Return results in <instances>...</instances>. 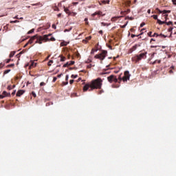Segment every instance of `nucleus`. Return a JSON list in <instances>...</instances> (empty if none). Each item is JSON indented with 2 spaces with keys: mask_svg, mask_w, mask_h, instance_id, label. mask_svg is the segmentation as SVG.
Here are the masks:
<instances>
[{
  "mask_svg": "<svg viewBox=\"0 0 176 176\" xmlns=\"http://www.w3.org/2000/svg\"><path fill=\"white\" fill-rule=\"evenodd\" d=\"M101 87H102V79L98 78L95 80H92L90 82L85 84L82 90L83 91H87V90L91 91V90H100L101 89Z\"/></svg>",
  "mask_w": 176,
  "mask_h": 176,
  "instance_id": "f257e3e1",
  "label": "nucleus"
},
{
  "mask_svg": "<svg viewBox=\"0 0 176 176\" xmlns=\"http://www.w3.org/2000/svg\"><path fill=\"white\" fill-rule=\"evenodd\" d=\"M52 34H45L43 36H38V34L33 36L30 41H29L30 43H38L39 45H42V41H45V42H47L49 41H51L52 42H54L56 41V38L54 37H51L50 39H49V36H51Z\"/></svg>",
  "mask_w": 176,
  "mask_h": 176,
  "instance_id": "f03ea898",
  "label": "nucleus"
},
{
  "mask_svg": "<svg viewBox=\"0 0 176 176\" xmlns=\"http://www.w3.org/2000/svg\"><path fill=\"white\" fill-rule=\"evenodd\" d=\"M146 58V52L140 53L139 55H135L132 57L131 60L133 63H138L141 61V60H144Z\"/></svg>",
  "mask_w": 176,
  "mask_h": 176,
  "instance_id": "7ed1b4c3",
  "label": "nucleus"
},
{
  "mask_svg": "<svg viewBox=\"0 0 176 176\" xmlns=\"http://www.w3.org/2000/svg\"><path fill=\"white\" fill-rule=\"evenodd\" d=\"M107 54H108V52L103 50L100 54L95 55V58L102 61L107 57Z\"/></svg>",
  "mask_w": 176,
  "mask_h": 176,
  "instance_id": "20e7f679",
  "label": "nucleus"
},
{
  "mask_svg": "<svg viewBox=\"0 0 176 176\" xmlns=\"http://www.w3.org/2000/svg\"><path fill=\"white\" fill-rule=\"evenodd\" d=\"M107 80L112 83V82H115V83H118V78L114 75H111L109 77H107Z\"/></svg>",
  "mask_w": 176,
  "mask_h": 176,
  "instance_id": "39448f33",
  "label": "nucleus"
},
{
  "mask_svg": "<svg viewBox=\"0 0 176 176\" xmlns=\"http://www.w3.org/2000/svg\"><path fill=\"white\" fill-rule=\"evenodd\" d=\"M124 76L122 77L123 82H127V80H130V73L129 71L124 72Z\"/></svg>",
  "mask_w": 176,
  "mask_h": 176,
  "instance_id": "423d86ee",
  "label": "nucleus"
},
{
  "mask_svg": "<svg viewBox=\"0 0 176 176\" xmlns=\"http://www.w3.org/2000/svg\"><path fill=\"white\" fill-rule=\"evenodd\" d=\"M28 67V69H32V68H35V67H36V63L34 62V61H31L30 64L28 63L25 65V68Z\"/></svg>",
  "mask_w": 176,
  "mask_h": 176,
  "instance_id": "0eeeda50",
  "label": "nucleus"
},
{
  "mask_svg": "<svg viewBox=\"0 0 176 176\" xmlns=\"http://www.w3.org/2000/svg\"><path fill=\"white\" fill-rule=\"evenodd\" d=\"M140 46H141V45L140 44H136L133 45L131 48L129 49L128 53L131 54V53H133V52H135V50H137V48L140 47Z\"/></svg>",
  "mask_w": 176,
  "mask_h": 176,
  "instance_id": "6e6552de",
  "label": "nucleus"
},
{
  "mask_svg": "<svg viewBox=\"0 0 176 176\" xmlns=\"http://www.w3.org/2000/svg\"><path fill=\"white\" fill-rule=\"evenodd\" d=\"M5 97H10V93H8L6 91H3L2 95H0V100L5 98Z\"/></svg>",
  "mask_w": 176,
  "mask_h": 176,
  "instance_id": "1a4fd4ad",
  "label": "nucleus"
},
{
  "mask_svg": "<svg viewBox=\"0 0 176 176\" xmlns=\"http://www.w3.org/2000/svg\"><path fill=\"white\" fill-rule=\"evenodd\" d=\"M95 16H105V14H102V12L101 11H96L91 14L92 17H94Z\"/></svg>",
  "mask_w": 176,
  "mask_h": 176,
  "instance_id": "9d476101",
  "label": "nucleus"
},
{
  "mask_svg": "<svg viewBox=\"0 0 176 176\" xmlns=\"http://www.w3.org/2000/svg\"><path fill=\"white\" fill-rule=\"evenodd\" d=\"M24 93H25V90H23V89L19 90L16 93V97H21V96H23Z\"/></svg>",
  "mask_w": 176,
  "mask_h": 176,
  "instance_id": "9b49d317",
  "label": "nucleus"
},
{
  "mask_svg": "<svg viewBox=\"0 0 176 176\" xmlns=\"http://www.w3.org/2000/svg\"><path fill=\"white\" fill-rule=\"evenodd\" d=\"M109 2L110 1L109 0H102L101 1L99 2V4L100 5H102V3H103V5H109Z\"/></svg>",
  "mask_w": 176,
  "mask_h": 176,
  "instance_id": "f8f14e48",
  "label": "nucleus"
},
{
  "mask_svg": "<svg viewBox=\"0 0 176 176\" xmlns=\"http://www.w3.org/2000/svg\"><path fill=\"white\" fill-rule=\"evenodd\" d=\"M32 6H38L39 8H42V6H43V4H42V3L41 2H38L37 3L32 4Z\"/></svg>",
  "mask_w": 176,
  "mask_h": 176,
  "instance_id": "ddd939ff",
  "label": "nucleus"
},
{
  "mask_svg": "<svg viewBox=\"0 0 176 176\" xmlns=\"http://www.w3.org/2000/svg\"><path fill=\"white\" fill-rule=\"evenodd\" d=\"M64 12H65L67 14H69V16H71V12L69 11V9H68L67 8H64Z\"/></svg>",
  "mask_w": 176,
  "mask_h": 176,
  "instance_id": "4468645a",
  "label": "nucleus"
},
{
  "mask_svg": "<svg viewBox=\"0 0 176 176\" xmlns=\"http://www.w3.org/2000/svg\"><path fill=\"white\" fill-rule=\"evenodd\" d=\"M157 22L160 24V25H162V24H166V21H162L160 19H157Z\"/></svg>",
  "mask_w": 176,
  "mask_h": 176,
  "instance_id": "2eb2a0df",
  "label": "nucleus"
},
{
  "mask_svg": "<svg viewBox=\"0 0 176 176\" xmlns=\"http://www.w3.org/2000/svg\"><path fill=\"white\" fill-rule=\"evenodd\" d=\"M59 57L60 58V62H64V61H65L66 58H65V56H63V55H60V56H59Z\"/></svg>",
  "mask_w": 176,
  "mask_h": 176,
  "instance_id": "dca6fc26",
  "label": "nucleus"
},
{
  "mask_svg": "<svg viewBox=\"0 0 176 176\" xmlns=\"http://www.w3.org/2000/svg\"><path fill=\"white\" fill-rule=\"evenodd\" d=\"M16 87V85H9L7 89L8 90H12V89H14Z\"/></svg>",
  "mask_w": 176,
  "mask_h": 176,
  "instance_id": "f3484780",
  "label": "nucleus"
},
{
  "mask_svg": "<svg viewBox=\"0 0 176 176\" xmlns=\"http://www.w3.org/2000/svg\"><path fill=\"white\" fill-rule=\"evenodd\" d=\"M162 13L163 14H166V13H171V10H164Z\"/></svg>",
  "mask_w": 176,
  "mask_h": 176,
  "instance_id": "a211bd4d",
  "label": "nucleus"
},
{
  "mask_svg": "<svg viewBox=\"0 0 176 176\" xmlns=\"http://www.w3.org/2000/svg\"><path fill=\"white\" fill-rule=\"evenodd\" d=\"M67 45H68V43L65 41L60 43V46H67Z\"/></svg>",
  "mask_w": 176,
  "mask_h": 176,
  "instance_id": "6ab92c4d",
  "label": "nucleus"
},
{
  "mask_svg": "<svg viewBox=\"0 0 176 176\" xmlns=\"http://www.w3.org/2000/svg\"><path fill=\"white\" fill-rule=\"evenodd\" d=\"M10 23L11 24H14V23H20V21H19V20L10 21Z\"/></svg>",
  "mask_w": 176,
  "mask_h": 176,
  "instance_id": "aec40b11",
  "label": "nucleus"
},
{
  "mask_svg": "<svg viewBox=\"0 0 176 176\" xmlns=\"http://www.w3.org/2000/svg\"><path fill=\"white\" fill-rule=\"evenodd\" d=\"M14 54H16V52H12L10 54V58H12V57H13V56H14Z\"/></svg>",
  "mask_w": 176,
  "mask_h": 176,
  "instance_id": "412c9836",
  "label": "nucleus"
},
{
  "mask_svg": "<svg viewBox=\"0 0 176 176\" xmlns=\"http://www.w3.org/2000/svg\"><path fill=\"white\" fill-rule=\"evenodd\" d=\"M165 24H166V25H173V21H166Z\"/></svg>",
  "mask_w": 176,
  "mask_h": 176,
  "instance_id": "4be33fe9",
  "label": "nucleus"
},
{
  "mask_svg": "<svg viewBox=\"0 0 176 176\" xmlns=\"http://www.w3.org/2000/svg\"><path fill=\"white\" fill-rule=\"evenodd\" d=\"M52 64H53V60H51L47 63L48 67H50L52 65Z\"/></svg>",
  "mask_w": 176,
  "mask_h": 176,
  "instance_id": "5701e85b",
  "label": "nucleus"
},
{
  "mask_svg": "<svg viewBox=\"0 0 176 176\" xmlns=\"http://www.w3.org/2000/svg\"><path fill=\"white\" fill-rule=\"evenodd\" d=\"M10 72V69H7V70H6L4 72H3V74H4V75H6V74H9Z\"/></svg>",
  "mask_w": 176,
  "mask_h": 176,
  "instance_id": "b1692460",
  "label": "nucleus"
},
{
  "mask_svg": "<svg viewBox=\"0 0 176 176\" xmlns=\"http://www.w3.org/2000/svg\"><path fill=\"white\" fill-rule=\"evenodd\" d=\"M159 36H161V38H167V36L163 34H159Z\"/></svg>",
  "mask_w": 176,
  "mask_h": 176,
  "instance_id": "393cba45",
  "label": "nucleus"
},
{
  "mask_svg": "<svg viewBox=\"0 0 176 176\" xmlns=\"http://www.w3.org/2000/svg\"><path fill=\"white\" fill-rule=\"evenodd\" d=\"M67 63H69V65H74V64H75V61H70Z\"/></svg>",
  "mask_w": 176,
  "mask_h": 176,
  "instance_id": "a878e982",
  "label": "nucleus"
},
{
  "mask_svg": "<svg viewBox=\"0 0 176 176\" xmlns=\"http://www.w3.org/2000/svg\"><path fill=\"white\" fill-rule=\"evenodd\" d=\"M144 31H145V28H143L140 30V34L139 35H142L144 34Z\"/></svg>",
  "mask_w": 176,
  "mask_h": 176,
  "instance_id": "bb28decb",
  "label": "nucleus"
},
{
  "mask_svg": "<svg viewBox=\"0 0 176 176\" xmlns=\"http://www.w3.org/2000/svg\"><path fill=\"white\" fill-rule=\"evenodd\" d=\"M71 78H72L73 79H75V78H78V75H74V74H72V76H71Z\"/></svg>",
  "mask_w": 176,
  "mask_h": 176,
  "instance_id": "cd10ccee",
  "label": "nucleus"
},
{
  "mask_svg": "<svg viewBox=\"0 0 176 176\" xmlns=\"http://www.w3.org/2000/svg\"><path fill=\"white\" fill-rule=\"evenodd\" d=\"M153 17L154 19V20H159V19H157V15H153Z\"/></svg>",
  "mask_w": 176,
  "mask_h": 176,
  "instance_id": "c85d7f7f",
  "label": "nucleus"
},
{
  "mask_svg": "<svg viewBox=\"0 0 176 176\" xmlns=\"http://www.w3.org/2000/svg\"><path fill=\"white\" fill-rule=\"evenodd\" d=\"M40 86H46V83L45 82H41Z\"/></svg>",
  "mask_w": 176,
  "mask_h": 176,
  "instance_id": "c756f323",
  "label": "nucleus"
},
{
  "mask_svg": "<svg viewBox=\"0 0 176 176\" xmlns=\"http://www.w3.org/2000/svg\"><path fill=\"white\" fill-rule=\"evenodd\" d=\"M69 65V63L67 62V63H65V65H63V68H65L67 67H68Z\"/></svg>",
  "mask_w": 176,
  "mask_h": 176,
  "instance_id": "7c9ffc66",
  "label": "nucleus"
},
{
  "mask_svg": "<svg viewBox=\"0 0 176 176\" xmlns=\"http://www.w3.org/2000/svg\"><path fill=\"white\" fill-rule=\"evenodd\" d=\"M34 29H32L31 30H30L28 34H32V32H34Z\"/></svg>",
  "mask_w": 176,
  "mask_h": 176,
  "instance_id": "2f4dec72",
  "label": "nucleus"
},
{
  "mask_svg": "<svg viewBox=\"0 0 176 176\" xmlns=\"http://www.w3.org/2000/svg\"><path fill=\"white\" fill-rule=\"evenodd\" d=\"M148 36H150L151 38H152V37H153L152 32H149L148 33Z\"/></svg>",
  "mask_w": 176,
  "mask_h": 176,
  "instance_id": "473e14b6",
  "label": "nucleus"
},
{
  "mask_svg": "<svg viewBox=\"0 0 176 176\" xmlns=\"http://www.w3.org/2000/svg\"><path fill=\"white\" fill-rule=\"evenodd\" d=\"M85 39L87 40V41H90V39H91V36H88V37H86Z\"/></svg>",
  "mask_w": 176,
  "mask_h": 176,
  "instance_id": "72a5a7b5",
  "label": "nucleus"
},
{
  "mask_svg": "<svg viewBox=\"0 0 176 176\" xmlns=\"http://www.w3.org/2000/svg\"><path fill=\"white\" fill-rule=\"evenodd\" d=\"M77 13L76 12H71V16H76Z\"/></svg>",
  "mask_w": 176,
  "mask_h": 176,
  "instance_id": "f704fd0d",
  "label": "nucleus"
},
{
  "mask_svg": "<svg viewBox=\"0 0 176 176\" xmlns=\"http://www.w3.org/2000/svg\"><path fill=\"white\" fill-rule=\"evenodd\" d=\"M156 36V38H157V36H159V34L157 33H154V34L153 35V37Z\"/></svg>",
  "mask_w": 176,
  "mask_h": 176,
  "instance_id": "c9c22d12",
  "label": "nucleus"
},
{
  "mask_svg": "<svg viewBox=\"0 0 176 176\" xmlns=\"http://www.w3.org/2000/svg\"><path fill=\"white\" fill-rule=\"evenodd\" d=\"M168 17V14H166L164 15V19H165L166 21H167Z\"/></svg>",
  "mask_w": 176,
  "mask_h": 176,
  "instance_id": "e433bc0d",
  "label": "nucleus"
},
{
  "mask_svg": "<svg viewBox=\"0 0 176 176\" xmlns=\"http://www.w3.org/2000/svg\"><path fill=\"white\" fill-rule=\"evenodd\" d=\"M131 38H135V36H140V34L135 35V34H131Z\"/></svg>",
  "mask_w": 176,
  "mask_h": 176,
  "instance_id": "4c0bfd02",
  "label": "nucleus"
},
{
  "mask_svg": "<svg viewBox=\"0 0 176 176\" xmlns=\"http://www.w3.org/2000/svg\"><path fill=\"white\" fill-rule=\"evenodd\" d=\"M118 79H119L120 80H123V78H122V74H120V75L119 76Z\"/></svg>",
  "mask_w": 176,
  "mask_h": 176,
  "instance_id": "58836bf2",
  "label": "nucleus"
},
{
  "mask_svg": "<svg viewBox=\"0 0 176 176\" xmlns=\"http://www.w3.org/2000/svg\"><path fill=\"white\" fill-rule=\"evenodd\" d=\"M131 32H135V30L134 28L130 29Z\"/></svg>",
  "mask_w": 176,
  "mask_h": 176,
  "instance_id": "ea45409f",
  "label": "nucleus"
},
{
  "mask_svg": "<svg viewBox=\"0 0 176 176\" xmlns=\"http://www.w3.org/2000/svg\"><path fill=\"white\" fill-rule=\"evenodd\" d=\"M78 2H74L72 3V4L74 5V6H76V5H78Z\"/></svg>",
  "mask_w": 176,
  "mask_h": 176,
  "instance_id": "a19ab883",
  "label": "nucleus"
},
{
  "mask_svg": "<svg viewBox=\"0 0 176 176\" xmlns=\"http://www.w3.org/2000/svg\"><path fill=\"white\" fill-rule=\"evenodd\" d=\"M82 43H87V40L86 38L83 39L82 40Z\"/></svg>",
  "mask_w": 176,
  "mask_h": 176,
  "instance_id": "79ce46f5",
  "label": "nucleus"
},
{
  "mask_svg": "<svg viewBox=\"0 0 176 176\" xmlns=\"http://www.w3.org/2000/svg\"><path fill=\"white\" fill-rule=\"evenodd\" d=\"M144 25H145V23L143 22L140 24V28H142V27H144Z\"/></svg>",
  "mask_w": 176,
  "mask_h": 176,
  "instance_id": "37998d69",
  "label": "nucleus"
},
{
  "mask_svg": "<svg viewBox=\"0 0 176 176\" xmlns=\"http://www.w3.org/2000/svg\"><path fill=\"white\" fill-rule=\"evenodd\" d=\"M63 85L64 86H67V85H68V81H67L66 82H63Z\"/></svg>",
  "mask_w": 176,
  "mask_h": 176,
  "instance_id": "c03bdc74",
  "label": "nucleus"
},
{
  "mask_svg": "<svg viewBox=\"0 0 176 176\" xmlns=\"http://www.w3.org/2000/svg\"><path fill=\"white\" fill-rule=\"evenodd\" d=\"M5 65L3 63H0V68H3Z\"/></svg>",
  "mask_w": 176,
  "mask_h": 176,
  "instance_id": "a18cd8bd",
  "label": "nucleus"
},
{
  "mask_svg": "<svg viewBox=\"0 0 176 176\" xmlns=\"http://www.w3.org/2000/svg\"><path fill=\"white\" fill-rule=\"evenodd\" d=\"M32 94L34 97H36V94H35V92L32 91Z\"/></svg>",
  "mask_w": 176,
  "mask_h": 176,
  "instance_id": "49530a36",
  "label": "nucleus"
},
{
  "mask_svg": "<svg viewBox=\"0 0 176 176\" xmlns=\"http://www.w3.org/2000/svg\"><path fill=\"white\" fill-rule=\"evenodd\" d=\"M68 79H69V76H68V75H66V76H65V80H66L67 82H68Z\"/></svg>",
  "mask_w": 176,
  "mask_h": 176,
  "instance_id": "de8ad7c7",
  "label": "nucleus"
},
{
  "mask_svg": "<svg viewBox=\"0 0 176 176\" xmlns=\"http://www.w3.org/2000/svg\"><path fill=\"white\" fill-rule=\"evenodd\" d=\"M157 12L160 13H163V11L160 10L159 8H157Z\"/></svg>",
  "mask_w": 176,
  "mask_h": 176,
  "instance_id": "09e8293b",
  "label": "nucleus"
},
{
  "mask_svg": "<svg viewBox=\"0 0 176 176\" xmlns=\"http://www.w3.org/2000/svg\"><path fill=\"white\" fill-rule=\"evenodd\" d=\"M126 25H127V23H126L125 25H123L122 26H121V28H126Z\"/></svg>",
  "mask_w": 176,
  "mask_h": 176,
  "instance_id": "8fccbe9b",
  "label": "nucleus"
},
{
  "mask_svg": "<svg viewBox=\"0 0 176 176\" xmlns=\"http://www.w3.org/2000/svg\"><path fill=\"white\" fill-rule=\"evenodd\" d=\"M173 5H176V0H172Z\"/></svg>",
  "mask_w": 176,
  "mask_h": 176,
  "instance_id": "3c124183",
  "label": "nucleus"
},
{
  "mask_svg": "<svg viewBox=\"0 0 176 176\" xmlns=\"http://www.w3.org/2000/svg\"><path fill=\"white\" fill-rule=\"evenodd\" d=\"M52 28H54V30H56V25H55V24H53V25H52Z\"/></svg>",
  "mask_w": 176,
  "mask_h": 176,
  "instance_id": "603ef678",
  "label": "nucleus"
},
{
  "mask_svg": "<svg viewBox=\"0 0 176 176\" xmlns=\"http://www.w3.org/2000/svg\"><path fill=\"white\" fill-rule=\"evenodd\" d=\"M69 83H70V85H72V83H74V80H70Z\"/></svg>",
  "mask_w": 176,
  "mask_h": 176,
  "instance_id": "864d4df0",
  "label": "nucleus"
},
{
  "mask_svg": "<svg viewBox=\"0 0 176 176\" xmlns=\"http://www.w3.org/2000/svg\"><path fill=\"white\" fill-rule=\"evenodd\" d=\"M7 67H14V64L8 65Z\"/></svg>",
  "mask_w": 176,
  "mask_h": 176,
  "instance_id": "5fc2aeb1",
  "label": "nucleus"
},
{
  "mask_svg": "<svg viewBox=\"0 0 176 176\" xmlns=\"http://www.w3.org/2000/svg\"><path fill=\"white\" fill-rule=\"evenodd\" d=\"M14 19H16V20H19V16L18 15H16V16H15L14 17Z\"/></svg>",
  "mask_w": 176,
  "mask_h": 176,
  "instance_id": "6e6d98bb",
  "label": "nucleus"
},
{
  "mask_svg": "<svg viewBox=\"0 0 176 176\" xmlns=\"http://www.w3.org/2000/svg\"><path fill=\"white\" fill-rule=\"evenodd\" d=\"M56 80H57V78L54 77V78H53V82H56Z\"/></svg>",
  "mask_w": 176,
  "mask_h": 176,
  "instance_id": "4d7b16f0",
  "label": "nucleus"
},
{
  "mask_svg": "<svg viewBox=\"0 0 176 176\" xmlns=\"http://www.w3.org/2000/svg\"><path fill=\"white\" fill-rule=\"evenodd\" d=\"M14 94H16V90H14V91L12 93V96H14Z\"/></svg>",
  "mask_w": 176,
  "mask_h": 176,
  "instance_id": "13d9d810",
  "label": "nucleus"
},
{
  "mask_svg": "<svg viewBox=\"0 0 176 176\" xmlns=\"http://www.w3.org/2000/svg\"><path fill=\"white\" fill-rule=\"evenodd\" d=\"M155 40L154 38H151V41H150V43H152V41L155 42Z\"/></svg>",
  "mask_w": 176,
  "mask_h": 176,
  "instance_id": "bf43d9fd",
  "label": "nucleus"
},
{
  "mask_svg": "<svg viewBox=\"0 0 176 176\" xmlns=\"http://www.w3.org/2000/svg\"><path fill=\"white\" fill-rule=\"evenodd\" d=\"M169 74H174V72H173V69H170V70L169 71Z\"/></svg>",
  "mask_w": 176,
  "mask_h": 176,
  "instance_id": "052dcab7",
  "label": "nucleus"
},
{
  "mask_svg": "<svg viewBox=\"0 0 176 176\" xmlns=\"http://www.w3.org/2000/svg\"><path fill=\"white\" fill-rule=\"evenodd\" d=\"M147 13H148V14H151V9H148V10H147Z\"/></svg>",
  "mask_w": 176,
  "mask_h": 176,
  "instance_id": "680f3d73",
  "label": "nucleus"
},
{
  "mask_svg": "<svg viewBox=\"0 0 176 176\" xmlns=\"http://www.w3.org/2000/svg\"><path fill=\"white\" fill-rule=\"evenodd\" d=\"M6 63H7V64H9V63H10V59H8Z\"/></svg>",
  "mask_w": 176,
  "mask_h": 176,
  "instance_id": "e2e57ef3",
  "label": "nucleus"
},
{
  "mask_svg": "<svg viewBox=\"0 0 176 176\" xmlns=\"http://www.w3.org/2000/svg\"><path fill=\"white\" fill-rule=\"evenodd\" d=\"M62 76H63V74H58V78H61Z\"/></svg>",
  "mask_w": 176,
  "mask_h": 176,
  "instance_id": "0e129e2a",
  "label": "nucleus"
},
{
  "mask_svg": "<svg viewBox=\"0 0 176 176\" xmlns=\"http://www.w3.org/2000/svg\"><path fill=\"white\" fill-rule=\"evenodd\" d=\"M101 24H102V25H104V26L107 25V24L104 22H102Z\"/></svg>",
  "mask_w": 176,
  "mask_h": 176,
  "instance_id": "69168bd1",
  "label": "nucleus"
},
{
  "mask_svg": "<svg viewBox=\"0 0 176 176\" xmlns=\"http://www.w3.org/2000/svg\"><path fill=\"white\" fill-rule=\"evenodd\" d=\"M108 46V47H109V49L111 50H112V46H111V45H107Z\"/></svg>",
  "mask_w": 176,
  "mask_h": 176,
  "instance_id": "338daca9",
  "label": "nucleus"
},
{
  "mask_svg": "<svg viewBox=\"0 0 176 176\" xmlns=\"http://www.w3.org/2000/svg\"><path fill=\"white\" fill-rule=\"evenodd\" d=\"M102 32H103L102 30L99 31V34H102Z\"/></svg>",
  "mask_w": 176,
  "mask_h": 176,
  "instance_id": "774afa93",
  "label": "nucleus"
}]
</instances>
